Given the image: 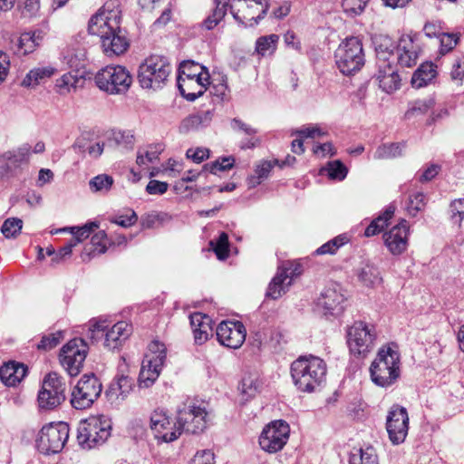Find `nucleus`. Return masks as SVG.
<instances>
[{"mask_svg":"<svg viewBox=\"0 0 464 464\" xmlns=\"http://www.w3.org/2000/svg\"><path fill=\"white\" fill-rule=\"evenodd\" d=\"M120 24L121 10L115 0L106 2L89 21V33L100 36L102 47L107 56L122 54L130 46Z\"/></svg>","mask_w":464,"mask_h":464,"instance_id":"obj_1","label":"nucleus"},{"mask_svg":"<svg viewBox=\"0 0 464 464\" xmlns=\"http://www.w3.org/2000/svg\"><path fill=\"white\" fill-rule=\"evenodd\" d=\"M209 420L210 411L204 401H187L178 407L174 429L162 435V440L174 441L182 433L199 434L207 429Z\"/></svg>","mask_w":464,"mask_h":464,"instance_id":"obj_2","label":"nucleus"},{"mask_svg":"<svg viewBox=\"0 0 464 464\" xmlns=\"http://www.w3.org/2000/svg\"><path fill=\"white\" fill-rule=\"evenodd\" d=\"M290 371L295 387L312 392L324 382L326 363L317 356H300L292 362Z\"/></svg>","mask_w":464,"mask_h":464,"instance_id":"obj_3","label":"nucleus"},{"mask_svg":"<svg viewBox=\"0 0 464 464\" xmlns=\"http://www.w3.org/2000/svg\"><path fill=\"white\" fill-rule=\"evenodd\" d=\"M371 379L377 386L387 388L401 376V357L394 343L384 345L378 351L370 366Z\"/></svg>","mask_w":464,"mask_h":464,"instance_id":"obj_4","label":"nucleus"},{"mask_svg":"<svg viewBox=\"0 0 464 464\" xmlns=\"http://www.w3.org/2000/svg\"><path fill=\"white\" fill-rule=\"evenodd\" d=\"M171 72L172 66L166 56L151 54L139 67V82L143 89L159 90L166 85Z\"/></svg>","mask_w":464,"mask_h":464,"instance_id":"obj_5","label":"nucleus"},{"mask_svg":"<svg viewBox=\"0 0 464 464\" xmlns=\"http://www.w3.org/2000/svg\"><path fill=\"white\" fill-rule=\"evenodd\" d=\"M111 423L104 416H91L80 422L77 441L82 449L90 450L103 444L111 436Z\"/></svg>","mask_w":464,"mask_h":464,"instance_id":"obj_6","label":"nucleus"},{"mask_svg":"<svg viewBox=\"0 0 464 464\" xmlns=\"http://www.w3.org/2000/svg\"><path fill=\"white\" fill-rule=\"evenodd\" d=\"M335 63L340 72L349 75L358 72L364 64L362 44L358 37L346 38L334 53Z\"/></svg>","mask_w":464,"mask_h":464,"instance_id":"obj_7","label":"nucleus"},{"mask_svg":"<svg viewBox=\"0 0 464 464\" xmlns=\"http://www.w3.org/2000/svg\"><path fill=\"white\" fill-rule=\"evenodd\" d=\"M97 87L109 94H123L132 82L130 72L121 65H108L101 69L94 77Z\"/></svg>","mask_w":464,"mask_h":464,"instance_id":"obj_8","label":"nucleus"},{"mask_svg":"<svg viewBox=\"0 0 464 464\" xmlns=\"http://www.w3.org/2000/svg\"><path fill=\"white\" fill-rule=\"evenodd\" d=\"M70 428L66 422L50 423L44 426L38 433L36 447L43 454L60 452L69 439Z\"/></svg>","mask_w":464,"mask_h":464,"instance_id":"obj_9","label":"nucleus"},{"mask_svg":"<svg viewBox=\"0 0 464 464\" xmlns=\"http://www.w3.org/2000/svg\"><path fill=\"white\" fill-rule=\"evenodd\" d=\"M102 384L94 373L84 374L78 381L71 394V404L76 410L90 408L100 397Z\"/></svg>","mask_w":464,"mask_h":464,"instance_id":"obj_10","label":"nucleus"},{"mask_svg":"<svg viewBox=\"0 0 464 464\" xmlns=\"http://www.w3.org/2000/svg\"><path fill=\"white\" fill-rule=\"evenodd\" d=\"M88 350V344L82 338H73L62 347L59 360L70 376H77L81 372Z\"/></svg>","mask_w":464,"mask_h":464,"instance_id":"obj_11","label":"nucleus"},{"mask_svg":"<svg viewBox=\"0 0 464 464\" xmlns=\"http://www.w3.org/2000/svg\"><path fill=\"white\" fill-rule=\"evenodd\" d=\"M90 338L93 341L104 336V345L109 350L118 349L131 334V326L123 321L118 322L108 329L105 321L95 322L89 329Z\"/></svg>","mask_w":464,"mask_h":464,"instance_id":"obj_12","label":"nucleus"},{"mask_svg":"<svg viewBox=\"0 0 464 464\" xmlns=\"http://www.w3.org/2000/svg\"><path fill=\"white\" fill-rule=\"evenodd\" d=\"M186 67L187 64H184L182 74L178 77V88L187 101L194 102L206 92L207 85L209 84V74L208 72H203V67L195 63H191L190 67L200 70V72L193 75L185 74Z\"/></svg>","mask_w":464,"mask_h":464,"instance_id":"obj_13","label":"nucleus"},{"mask_svg":"<svg viewBox=\"0 0 464 464\" xmlns=\"http://www.w3.org/2000/svg\"><path fill=\"white\" fill-rule=\"evenodd\" d=\"M65 382L56 372H50L43 382L38 393V403L41 409L52 410L65 400Z\"/></svg>","mask_w":464,"mask_h":464,"instance_id":"obj_14","label":"nucleus"},{"mask_svg":"<svg viewBox=\"0 0 464 464\" xmlns=\"http://www.w3.org/2000/svg\"><path fill=\"white\" fill-rule=\"evenodd\" d=\"M290 428L286 421L278 420L267 424L259 436L261 449L268 453L281 450L286 444Z\"/></svg>","mask_w":464,"mask_h":464,"instance_id":"obj_15","label":"nucleus"},{"mask_svg":"<svg viewBox=\"0 0 464 464\" xmlns=\"http://www.w3.org/2000/svg\"><path fill=\"white\" fill-rule=\"evenodd\" d=\"M375 336L373 327L362 321L355 322L347 333L350 352L355 356L365 355L372 348Z\"/></svg>","mask_w":464,"mask_h":464,"instance_id":"obj_16","label":"nucleus"},{"mask_svg":"<svg viewBox=\"0 0 464 464\" xmlns=\"http://www.w3.org/2000/svg\"><path fill=\"white\" fill-rule=\"evenodd\" d=\"M386 430L389 440L393 445L402 443L409 430V415L406 408L394 404L388 411Z\"/></svg>","mask_w":464,"mask_h":464,"instance_id":"obj_17","label":"nucleus"},{"mask_svg":"<svg viewBox=\"0 0 464 464\" xmlns=\"http://www.w3.org/2000/svg\"><path fill=\"white\" fill-rule=\"evenodd\" d=\"M216 334L222 345L237 349L244 343L246 331L245 325L239 321H223L218 325Z\"/></svg>","mask_w":464,"mask_h":464,"instance_id":"obj_18","label":"nucleus"},{"mask_svg":"<svg viewBox=\"0 0 464 464\" xmlns=\"http://www.w3.org/2000/svg\"><path fill=\"white\" fill-rule=\"evenodd\" d=\"M134 380L119 368V372L105 391L108 402L115 407L120 406L133 389Z\"/></svg>","mask_w":464,"mask_h":464,"instance_id":"obj_19","label":"nucleus"},{"mask_svg":"<svg viewBox=\"0 0 464 464\" xmlns=\"http://www.w3.org/2000/svg\"><path fill=\"white\" fill-rule=\"evenodd\" d=\"M344 295L337 286L326 287L317 298L316 308L325 316L338 315L343 311Z\"/></svg>","mask_w":464,"mask_h":464,"instance_id":"obj_20","label":"nucleus"},{"mask_svg":"<svg viewBox=\"0 0 464 464\" xmlns=\"http://www.w3.org/2000/svg\"><path fill=\"white\" fill-rule=\"evenodd\" d=\"M409 226L401 220L382 236L384 245L393 256L401 255L408 247Z\"/></svg>","mask_w":464,"mask_h":464,"instance_id":"obj_21","label":"nucleus"},{"mask_svg":"<svg viewBox=\"0 0 464 464\" xmlns=\"http://www.w3.org/2000/svg\"><path fill=\"white\" fill-rule=\"evenodd\" d=\"M157 350L158 354L154 361L153 370H150L145 368V366H141L140 374H139V386L141 388H149L150 387L155 381L159 378L160 372L162 370V366L166 360V352L164 348V344L159 342H153L150 350L153 351Z\"/></svg>","mask_w":464,"mask_h":464,"instance_id":"obj_22","label":"nucleus"},{"mask_svg":"<svg viewBox=\"0 0 464 464\" xmlns=\"http://www.w3.org/2000/svg\"><path fill=\"white\" fill-rule=\"evenodd\" d=\"M30 145L24 144L16 150L6 151L0 156V179L11 174L22 163L27 160Z\"/></svg>","mask_w":464,"mask_h":464,"instance_id":"obj_23","label":"nucleus"},{"mask_svg":"<svg viewBox=\"0 0 464 464\" xmlns=\"http://www.w3.org/2000/svg\"><path fill=\"white\" fill-rule=\"evenodd\" d=\"M419 47L411 35H402L397 44L396 59L402 67H412L416 64Z\"/></svg>","mask_w":464,"mask_h":464,"instance_id":"obj_24","label":"nucleus"},{"mask_svg":"<svg viewBox=\"0 0 464 464\" xmlns=\"http://www.w3.org/2000/svg\"><path fill=\"white\" fill-rule=\"evenodd\" d=\"M190 325L193 331L195 343L202 344L212 335V320L202 313H194L189 316Z\"/></svg>","mask_w":464,"mask_h":464,"instance_id":"obj_25","label":"nucleus"},{"mask_svg":"<svg viewBox=\"0 0 464 464\" xmlns=\"http://www.w3.org/2000/svg\"><path fill=\"white\" fill-rule=\"evenodd\" d=\"M376 79L380 87L387 93H391L400 88V76L392 63H379Z\"/></svg>","mask_w":464,"mask_h":464,"instance_id":"obj_26","label":"nucleus"},{"mask_svg":"<svg viewBox=\"0 0 464 464\" xmlns=\"http://www.w3.org/2000/svg\"><path fill=\"white\" fill-rule=\"evenodd\" d=\"M43 39L42 31L23 33L16 41L14 52L19 56L32 53L41 44Z\"/></svg>","mask_w":464,"mask_h":464,"instance_id":"obj_27","label":"nucleus"},{"mask_svg":"<svg viewBox=\"0 0 464 464\" xmlns=\"http://www.w3.org/2000/svg\"><path fill=\"white\" fill-rule=\"evenodd\" d=\"M27 368L14 362H9L0 367V380L6 386H15L26 375Z\"/></svg>","mask_w":464,"mask_h":464,"instance_id":"obj_28","label":"nucleus"},{"mask_svg":"<svg viewBox=\"0 0 464 464\" xmlns=\"http://www.w3.org/2000/svg\"><path fill=\"white\" fill-rule=\"evenodd\" d=\"M373 43L377 56V65H379V63L386 64L392 63L391 59L394 60V51H397V45L392 39L386 35H380L375 38Z\"/></svg>","mask_w":464,"mask_h":464,"instance_id":"obj_29","label":"nucleus"},{"mask_svg":"<svg viewBox=\"0 0 464 464\" xmlns=\"http://www.w3.org/2000/svg\"><path fill=\"white\" fill-rule=\"evenodd\" d=\"M230 0H214L215 8L200 24L205 30H213L226 16Z\"/></svg>","mask_w":464,"mask_h":464,"instance_id":"obj_30","label":"nucleus"},{"mask_svg":"<svg viewBox=\"0 0 464 464\" xmlns=\"http://www.w3.org/2000/svg\"><path fill=\"white\" fill-rule=\"evenodd\" d=\"M437 75L436 66L432 63H421L411 77V85L420 89L428 85Z\"/></svg>","mask_w":464,"mask_h":464,"instance_id":"obj_31","label":"nucleus"},{"mask_svg":"<svg viewBox=\"0 0 464 464\" xmlns=\"http://www.w3.org/2000/svg\"><path fill=\"white\" fill-rule=\"evenodd\" d=\"M55 71L56 70L52 66L33 68L23 79L22 85L24 87H35L51 78L54 74Z\"/></svg>","mask_w":464,"mask_h":464,"instance_id":"obj_32","label":"nucleus"},{"mask_svg":"<svg viewBox=\"0 0 464 464\" xmlns=\"http://www.w3.org/2000/svg\"><path fill=\"white\" fill-rule=\"evenodd\" d=\"M135 138L131 130H112L108 138V145L123 150L133 149Z\"/></svg>","mask_w":464,"mask_h":464,"instance_id":"obj_33","label":"nucleus"},{"mask_svg":"<svg viewBox=\"0 0 464 464\" xmlns=\"http://www.w3.org/2000/svg\"><path fill=\"white\" fill-rule=\"evenodd\" d=\"M349 464H379L376 450L372 446L354 449L350 454Z\"/></svg>","mask_w":464,"mask_h":464,"instance_id":"obj_34","label":"nucleus"},{"mask_svg":"<svg viewBox=\"0 0 464 464\" xmlns=\"http://www.w3.org/2000/svg\"><path fill=\"white\" fill-rule=\"evenodd\" d=\"M395 208L392 205L388 206L383 213L374 218L364 231V236L367 237L375 236L388 226V221L392 218Z\"/></svg>","mask_w":464,"mask_h":464,"instance_id":"obj_35","label":"nucleus"},{"mask_svg":"<svg viewBox=\"0 0 464 464\" xmlns=\"http://www.w3.org/2000/svg\"><path fill=\"white\" fill-rule=\"evenodd\" d=\"M169 419L162 410H156L150 416V428L155 431V437L162 440L164 430L169 426ZM168 431H166L167 433Z\"/></svg>","mask_w":464,"mask_h":464,"instance_id":"obj_36","label":"nucleus"},{"mask_svg":"<svg viewBox=\"0 0 464 464\" xmlns=\"http://www.w3.org/2000/svg\"><path fill=\"white\" fill-rule=\"evenodd\" d=\"M404 147V143L382 144L376 149L373 158L375 160H389L400 157L402 155Z\"/></svg>","mask_w":464,"mask_h":464,"instance_id":"obj_37","label":"nucleus"},{"mask_svg":"<svg viewBox=\"0 0 464 464\" xmlns=\"http://www.w3.org/2000/svg\"><path fill=\"white\" fill-rule=\"evenodd\" d=\"M291 285V282L285 281L281 274L276 272V276L270 282L266 295L274 300L278 299L282 295L285 294L288 287Z\"/></svg>","mask_w":464,"mask_h":464,"instance_id":"obj_38","label":"nucleus"},{"mask_svg":"<svg viewBox=\"0 0 464 464\" xmlns=\"http://www.w3.org/2000/svg\"><path fill=\"white\" fill-rule=\"evenodd\" d=\"M78 76L68 72L56 80L55 88L59 94L66 95L72 90H75L79 82Z\"/></svg>","mask_w":464,"mask_h":464,"instance_id":"obj_39","label":"nucleus"},{"mask_svg":"<svg viewBox=\"0 0 464 464\" xmlns=\"http://www.w3.org/2000/svg\"><path fill=\"white\" fill-rule=\"evenodd\" d=\"M278 40L279 36L276 34L259 37L256 43V51L262 56L271 53L276 50Z\"/></svg>","mask_w":464,"mask_h":464,"instance_id":"obj_40","label":"nucleus"},{"mask_svg":"<svg viewBox=\"0 0 464 464\" xmlns=\"http://www.w3.org/2000/svg\"><path fill=\"white\" fill-rule=\"evenodd\" d=\"M113 185V179L107 174H100L89 181L90 189L92 192H107Z\"/></svg>","mask_w":464,"mask_h":464,"instance_id":"obj_41","label":"nucleus"},{"mask_svg":"<svg viewBox=\"0 0 464 464\" xmlns=\"http://www.w3.org/2000/svg\"><path fill=\"white\" fill-rule=\"evenodd\" d=\"M235 159L232 156L218 158L217 160L204 165L203 169L212 174H217L218 171H226L233 168Z\"/></svg>","mask_w":464,"mask_h":464,"instance_id":"obj_42","label":"nucleus"},{"mask_svg":"<svg viewBox=\"0 0 464 464\" xmlns=\"http://www.w3.org/2000/svg\"><path fill=\"white\" fill-rule=\"evenodd\" d=\"M23 227V221L17 218H10L5 220L1 227V232L6 238H14Z\"/></svg>","mask_w":464,"mask_h":464,"instance_id":"obj_43","label":"nucleus"},{"mask_svg":"<svg viewBox=\"0 0 464 464\" xmlns=\"http://www.w3.org/2000/svg\"><path fill=\"white\" fill-rule=\"evenodd\" d=\"M322 171H326L331 179L343 180L348 173L345 165L340 160H334L327 164V167L323 169Z\"/></svg>","mask_w":464,"mask_h":464,"instance_id":"obj_44","label":"nucleus"},{"mask_svg":"<svg viewBox=\"0 0 464 464\" xmlns=\"http://www.w3.org/2000/svg\"><path fill=\"white\" fill-rule=\"evenodd\" d=\"M63 338V331H56L55 333L45 334L37 344V349L42 351H50L56 347Z\"/></svg>","mask_w":464,"mask_h":464,"instance_id":"obj_45","label":"nucleus"},{"mask_svg":"<svg viewBox=\"0 0 464 464\" xmlns=\"http://www.w3.org/2000/svg\"><path fill=\"white\" fill-rule=\"evenodd\" d=\"M276 164H279V161L277 160H275L273 161L266 160L261 162L256 168V176H253L250 178V183L253 186L260 184L264 179H266L268 177L270 171L272 170Z\"/></svg>","mask_w":464,"mask_h":464,"instance_id":"obj_46","label":"nucleus"},{"mask_svg":"<svg viewBox=\"0 0 464 464\" xmlns=\"http://www.w3.org/2000/svg\"><path fill=\"white\" fill-rule=\"evenodd\" d=\"M209 114V111L191 114L184 119L182 128L186 130L198 129L210 120Z\"/></svg>","mask_w":464,"mask_h":464,"instance_id":"obj_47","label":"nucleus"},{"mask_svg":"<svg viewBox=\"0 0 464 464\" xmlns=\"http://www.w3.org/2000/svg\"><path fill=\"white\" fill-rule=\"evenodd\" d=\"M348 242L346 235H339L338 237L329 240L319 248L316 249L317 255L334 254L339 247L345 245Z\"/></svg>","mask_w":464,"mask_h":464,"instance_id":"obj_48","label":"nucleus"},{"mask_svg":"<svg viewBox=\"0 0 464 464\" xmlns=\"http://www.w3.org/2000/svg\"><path fill=\"white\" fill-rule=\"evenodd\" d=\"M95 227H98V225L94 222L85 224L81 227H72L71 230L73 235V237L69 242L74 247L80 242L88 238Z\"/></svg>","mask_w":464,"mask_h":464,"instance_id":"obj_49","label":"nucleus"},{"mask_svg":"<svg viewBox=\"0 0 464 464\" xmlns=\"http://www.w3.org/2000/svg\"><path fill=\"white\" fill-rule=\"evenodd\" d=\"M301 272V265L293 261L284 262L277 269V273L281 274L286 282L290 280L291 283L293 278L299 276Z\"/></svg>","mask_w":464,"mask_h":464,"instance_id":"obj_50","label":"nucleus"},{"mask_svg":"<svg viewBox=\"0 0 464 464\" xmlns=\"http://www.w3.org/2000/svg\"><path fill=\"white\" fill-rule=\"evenodd\" d=\"M440 39V53L445 54L452 51L459 42V34L442 33Z\"/></svg>","mask_w":464,"mask_h":464,"instance_id":"obj_51","label":"nucleus"},{"mask_svg":"<svg viewBox=\"0 0 464 464\" xmlns=\"http://www.w3.org/2000/svg\"><path fill=\"white\" fill-rule=\"evenodd\" d=\"M370 0H342L343 12L351 16L361 14Z\"/></svg>","mask_w":464,"mask_h":464,"instance_id":"obj_52","label":"nucleus"},{"mask_svg":"<svg viewBox=\"0 0 464 464\" xmlns=\"http://www.w3.org/2000/svg\"><path fill=\"white\" fill-rule=\"evenodd\" d=\"M434 105L432 98H425L422 100H416L413 102L411 107L407 111L406 117L411 118L417 113L424 114L428 112Z\"/></svg>","mask_w":464,"mask_h":464,"instance_id":"obj_53","label":"nucleus"},{"mask_svg":"<svg viewBox=\"0 0 464 464\" xmlns=\"http://www.w3.org/2000/svg\"><path fill=\"white\" fill-rule=\"evenodd\" d=\"M358 277L366 286H372L380 281L378 270L372 266L362 267L359 272Z\"/></svg>","mask_w":464,"mask_h":464,"instance_id":"obj_54","label":"nucleus"},{"mask_svg":"<svg viewBox=\"0 0 464 464\" xmlns=\"http://www.w3.org/2000/svg\"><path fill=\"white\" fill-rule=\"evenodd\" d=\"M228 237L225 232H222L214 246V252L219 260H225L228 257Z\"/></svg>","mask_w":464,"mask_h":464,"instance_id":"obj_55","label":"nucleus"},{"mask_svg":"<svg viewBox=\"0 0 464 464\" xmlns=\"http://www.w3.org/2000/svg\"><path fill=\"white\" fill-rule=\"evenodd\" d=\"M425 198V195L421 192H417L410 197L408 211L411 215L416 216L419 211L423 209L426 204Z\"/></svg>","mask_w":464,"mask_h":464,"instance_id":"obj_56","label":"nucleus"},{"mask_svg":"<svg viewBox=\"0 0 464 464\" xmlns=\"http://www.w3.org/2000/svg\"><path fill=\"white\" fill-rule=\"evenodd\" d=\"M450 208L451 220L459 225L464 218V198L453 200Z\"/></svg>","mask_w":464,"mask_h":464,"instance_id":"obj_57","label":"nucleus"},{"mask_svg":"<svg viewBox=\"0 0 464 464\" xmlns=\"http://www.w3.org/2000/svg\"><path fill=\"white\" fill-rule=\"evenodd\" d=\"M241 392L247 398L254 397L258 392L257 380L252 376H246L241 382Z\"/></svg>","mask_w":464,"mask_h":464,"instance_id":"obj_58","label":"nucleus"},{"mask_svg":"<svg viewBox=\"0 0 464 464\" xmlns=\"http://www.w3.org/2000/svg\"><path fill=\"white\" fill-rule=\"evenodd\" d=\"M168 188L167 182L151 179L146 186V192L150 195H162L167 192Z\"/></svg>","mask_w":464,"mask_h":464,"instance_id":"obj_59","label":"nucleus"},{"mask_svg":"<svg viewBox=\"0 0 464 464\" xmlns=\"http://www.w3.org/2000/svg\"><path fill=\"white\" fill-rule=\"evenodd\" d=\"M450 77L455 81L464 80V55L456 58L452 63Z\"/></svg>","mask_w":464,"mask_h":464,"instance_id":"obj_60","label":"nucleus"},{"mask_svg":"<svg viewBox=\"0 0 464 464\" xmlns=\"http://www.w3.org/2000/svg\"><path fill=\"white\" fill-rule=\"evenodd\" d=\"M138 220V216L134 210H130L129 215H121L111 219V222L122 227H129L134 225Z\"/></svg>","mask_w":464,"mask_h":464,"instance_id":"obj_61","label":"nucleus"},{"mask_svg":"<svg viewBox=\"0 0 464 464\" xmlns=\"http://www.w3.org/2000/svg\"><path fill=\"white\" fill-rule=\"evenodd\" d=\"M189 464H215L214 453L208 450L198 451Z\"/></svg>","mask_w":464,"mask_h":464,"instance_id":"obj_62","label":"nucleus"},{"mask_svg":"<svg viewBox=\"0 0 464 464\" xmlns=\"http://www.w3.org/2000/svg\"><path fill=\"white\" fill-rule=\"evenodd\" d=\"M188 159H191L193 161L197 163L202 162L204 160L208 159L209 156V150L207 149L198 148L196 150L189 149L186 153Z\"/></svg>","mask_w":464,"mask_h":464,"instance_id":"obj_63","label":"nucleus"},{"mask_svg":"<svg viewBox=\"0 0 464 464\" xmlns=\"http://www.w3.org/2000/svg\"><path fill=\"white\" fill-rule=\"evenodd\" d=\"M92 244L95 246L99 253L102 254L106 251V234L103 230L97 232L92 237Z\"/></svg>","mask_w":464,"mask_h":464,"instance_id":"obj_64","label":"nucleus"}]
</instances>
